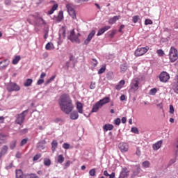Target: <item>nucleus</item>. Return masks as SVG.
<instances>
[{"label": "nucleus", "mask_w": 178, "mask_h": 178, "mask_svg": "<svg viewBox=\"0 0 178 178\" xmlns=\"http://www.w3.org/2000/svg\"><path fill=\"white\" fill-rule=\"evenodd\" d=\"M56 76L55 75L52 76L48 81L47 83H51V81H54V80H55V78Z\"/></svg>", "instance_id": "nucleus-59"}, {"label": "nucleus", "mask_w": 178, "mask_h": 178, "mask_svg": "<svg viewBox=\"0 0 178 178\" xmlns=\"http://www.w3.org/2000/svg\"><path fill=\"white\" fill-rule=\"evenodd\" d=\"M121 152H127L129 151V145L126 143H121L118 145Z\"/></svg>", "instance_id": "nucleus-11"}, {"label": "nucleus", "mask_w": 178, "mask_h": 178, "mask_svg": "<svg viewBox=\"0 0 178 178\" xmlns=\"http://www.w3.org/2000/svg\"><path fill=\"white\" fill-rule=\"evenodd\" d=\"M7 90L9 92H12L13 91H20V86L16 83H10Z\"/></svg>", "instance_id": "nucleus-10"}, {"label": "nucleus", "mask_w": 178, "mask_h": 178, "mask_svg": "<svg viewBox=\"0 0 178 178\" xmlns=\"http://www.w3.org/2000/svg\"><path fill=\"white\" fill-rule=\"evenodd\" d=\"M115 34H116V31L113 30L112 31V32L109 34V37L111 38H113V37H115Z\"/></svg>", "instance_id": "nucleus-51"}, {"label": "nucleus", "mask_w": 178, "mask_h": 178, "mask_svg": "<svg viewBox=\"0 0 178 178\" xmlns=\"http://www.w3.org/2000/svg\"><path fill=\"white\" fill-rule=\"evenodd\" d=\"M99 108H102V106L100 104L99 102H97L92 107V112H98Z\"/></svg>", "instance_id": "nucleus-16"}, {"label": "nucleus", "mask_w": 178, "mask_h": 178, "mask_svg": "<svg viewBox=\"0 0 178 178\" xmlns=\"http://www.w3.org/2000/svg\"><path fill=\"white\" fill-rule=\"evenodd\" d=\"M90 88V90H94L95 88V82H91Z\"/></svg>", "instance_id": "nucleus-56"}, {"label": "nucleus", "mask_w": 178, "mask_h": 178, "mask_svg": "<svg viewBox=\"0 0 178 178\" xmlns=\"http://www.w3.org/2000/svg\"><path fill=\"white\" fill-rule=\"evenodd\" d=\"M15 177L16 178H24L23 170L19 169L15 170Z\"/></svg>", "instance_id": "nucleus-19"}, {"label": "nucleus", "mask_w": 178, "mask_h": 178, "mask_svg": "<svg viewBox=\"0 0 178 178\" xmlns=\"http://www.w3.org/2000/svg\"><path fill=\"white\" fill-rule=\"evenodd\" d=\"M55 47L54 46V44L51 43V42H49L46 44L45 46V49L47 50V51H51L52 49H54Z\"/></svg>", "instance_id": "nucleus-29"}, {"label": "nucleus", "mask_w": 178, "mask_h": 178, "mask_svg": "<svg viewBox=\"0 0 178 178\" xmlns=\"http://www.w3.org/2000/svg\"><path fill=\"white\" fill-rule=\"evenodd\" d=\"M76 109L79 113H83V103L80 102H76Z\"/></svg>", "instance_id": "nucleus-22"}, {"label": "nucleus", "mask_w": 178, "mask_h": 178, "mask_svg": "<svg viewBox=\"0 0 178 178\" xmlns=\"http://www.w3.org/2000/svg\"><path fill=\"white\" fill-rule=\"evenodd\" d=\"M33 84V79H28L26 81L24 82V87H30Z\"/></svg>", "instance_id": "nucleus-31"}, {"label": "nucleus", "mask_w": 178, "mask_h": 178, "mask_svg": "<svg viewBox=\"0 0 178 178\" xmlns=\"http://www.w3.org/2000/svg\"><path fill=\"white\" fill-rule=\"evenodd\" d=\"M69 166H70V161H67L65 163V169H67V168H69Z\"/></svg>", "instance_id": "nucleus-58"}, {"label": "nucleus", "mask_w": 178, "mask_h": 178, "mask_svg": "<svg viewBox=\"0 0 178 178\" xmlns=\"http://www.w3.org/2000/svg\"><path fill=\"white\" fill-rule=\"evenodd\" d=\"M121 72H124L125 70H127V64L124 63L120 67Z\"/></svg>", "instance_id": "nucleus-39"}, {"label": "nucleus", "mask_w": 178, "mask_h": 178, "mask_svg": "<svg viewBox=\"0 0 178 178\" xmlns=\"http://www.w3.org/2000/svg\"><path fill=\"white\" fill-rule=\"evenodd\" d=\"M129 172L127 170V168H124L120 173L119 178H127L129 177Z\"/></svg>", "instance_id": "nucleus-12"}, {"label": "nucleus", "mask_w": 178, "mask_h": 178, "mask_svg": "<svg viewBox=\"0 0 178 178\" xmlns=\"http://www.w3.org/2000/svg\"><path fill=\"white\" fill-rule=\"evenodd\" d=\"M47 76V74H45V72H42L40 74V79H43L44 77H45Z\"/></svg>", "instance_id": "nucleus-62"}, {"label": "nucleus", "mask_w": 178, "mask_h": 178, "mask_svg": "<svg viewBox=\"0 0 178 178\" xmlns=\"http://www.w3.org/2000/svg\"><path fill=\"white\" fill-rule=\"evenodd\" d=\"M132 20L134 23H137L140 20V17L138 15H135L133 17Z\"/></svg>", "instance_id": "nucleus-43"}, {"label": "nucleus", "mask_w": 178, "mask_h": 178, "mask_svg": "<svg viewBox=\"0 0 178 178\" xmlns=\"http://www.w3.org/2000/svg\"><path fill=\"white\" fill-rule=\"evenodd\" d=\"M9 149V147H8V145H3L1 149V153L3 155H6V154H8V151Z\"/></svg>", "instance_id": "nucleus-24"}, {"label": "nucleus", "mask_w": 178, "mask_h": 178, "mask_svg": "<svg viewBox=\"0 0 178 178\" xmlns=\"http://www.w3.org/2000/svg\"><path fill=\"white\" fill-rule=\"evenodd\" d=\"M63 148H64V149H69V148H70V144L69 143L63 144Z\"/></svg>", "instance_id": "nucleus-45"}, {"label": "nucleus", "mask_w": 178, "mask_h": 178, "mask_svg": "<svg viewBox=\"0 0 178 178\" xmlns=\"http://www.w3.org/2000/svg\"><path fill=\"white\" fill-rule=\"evenodd\" d=\"M120 19V16H114L112 18H110L108 20L109 24H115L116 23L117 20H119Z\"/></svg>", "instance_id": "nucleus-21"}, {"label": "nucleus", "mask_w": 178, "mask_h": 178, "mask_svg": "<svg viewBox=\"0 0 178 178\" xmlns=\"http://www.w3.org/2000/svg\"><path fill=\"white\" fill-rule=\"evenodd\" d=\"M158 90H156V88H152L149 91V95H155V94H156Z\"/></svg>", "instance_id": "nucleus-41"}, {"label": "nucleus", "mask_w": 178, "mask_h": 178, "mask_svg": "<svg viewBox=\"0 0 178 178\" xmlns=\"http://www.w3.org/2000/svg\"><path fill=\"white\" fill-rule=\"evenodd\" d=\"M29 113V110H25L20 114H18L17 115L15 122L17 124H19V126H22L23 123L24 122V120L26 119V116H27V114Z\"/></svg>", "instance_id": "nucleus-3"}, {"label": "nucleus", "mask_w": 178, "mask_h": 178, "mask_svg": "<svg viewBox=\"0 0 178 178\" xmlns=\"http://www.w3.org/2000/svg\"><path fill=\"white\" fill-rule=\"evenodd\" d=\"M58 148V141L54 140L51 143V149L53 152H55V150Z\"/></svg>", "instance_id": "nucleus-25"}, {"label": "nucleus", "mask_w": 178, "mask_h": 178, "mask_svg": "<svg viewBox=\"0 0 178 178\" xmlns=\"http://www.w3.org/2000/svg\"><path fill=\"white\" fill-rule=\"evenodd\" d=\"M57 161L58 163H63V162H65V157L63 156V155H58Z\"/></svg>", "instance_id": "nucleus-34"}, {"label": "nucleus", "mask_w": 178, "mask_h": 178, "mask_svg": "<svg viewBox=\"0 0 178 178\" xmlns=\"http://www.w3.org/2000/svg\"><path fill=\"white\" fill-rule=\"evenodd\" d=\"M24 178H40L37 174L31 173V174H26L24 176Z\"/></svg>", "instance_id": "nucleus-30"}, {"label": "nucleus", "mask_w": 178, "mask_h": 178, "mask_svg": "<svg viewBox=\"0 0 178 178\" xmlns=\"http://www.w3.org/2000/svg\"><path fill=\"white\" fill-rule=\"evenodd\" d=\"M170 113L172 115L175 113V107H173V105H170Z\"/></svg>", "instance_id": "nucleus-49"}, {"label": "nucleus", "mask_w": 178, "mask_h": 178, "mask_svg": "<svg viewBox=\"0 0 178 178\" xmlns=\"http://www.w3.org/2000/svg\"><path fill=\"white\" fill-rule=\"evenodd\" d=\"M66 8L67 9V12L70 16L73 19H76V11L74 10V8H73V7L70 4H67L66 6Z\"/></svg>", "instance_id": "nucleus-8"}, {"label": "nucleus", "mask_w": 178, "mask_h": 178, "mask_svg": "<svg viewBox=\"0 0 178 178\" xmlns=\"http://www.w3.org/2000/svg\"><path fill=\"white\" fill-rule=\"evenodd\" d=\"M123 29H124V25H121L118 30L119 33H123L122 31Z\"/></svg>", "instance_id": "nucleus-60"}, {"label": "nucleus", "mask_w": 178, "mask_h": 178, "mask_svg": "<svg viewBox=\"0 0 178 178\" xmlns=\"http://www.w3.org/2000/svg\"><path fill=\"white\" fill-rule=\"evenodd\" d=\"M152 20L149 19H147L145 21V26H148V24H152Z\"/></svg>", "instance_id": "nucleus-46"}, {"label": "nucleus", "mask_w": 178, "mask_h": 178, "mask_svg": "<svg viewBox=\"0 0 178 178\" xmlns=\"http://www.w3.org/2000/svg\"><path fill=\"white\" fill-rule=\"evenodd\" d=\"M105 70H106V66L103 65L98 71V74H102V73H105Z\"/></svg>", "instance_id": "nucleus-36"}, {"label": "nucleus", "mask_w": 178, "mask_h": 178, "mask_svg": "<svg viewBox=\"0 0 178 178\" xmlns=\"http://www.w3.org/2000/svg\"><path fill=\"white\" fill-rule=\"evenodd\" d=\"M5 5H7L8 6L12 5V1L11 0H5L4 2Z\"/></svg>", "instance_id": "nucleus-53"}, {"label": "nucleus", "mask_w": 178, "mask_h": 178, "mask_svg": "<svg viewBox=\"0 0 178 178\" xmlns=\"http://www.w3.org/2000/svg\"><path fill=\"white\" fill-rule=\"evenodd\" d=\"M169 56L171 62H176V60H177V58H178L177 49L172 47L170 50Z\"/></svg>", "instance_id": "nucleus-5"}, {"label": "nucleus", "mask_w": 178, "mask_h": 178, "mask_svg": "<svg viewBox=\"0 0 178 178\" xmlns=\"http://www.w3.org/2000/svg\"><path fill=\"white\" fill-rule=\"evenodd\" d=\"M95 30H92L88 35L86 40H84V45H88L90 42H91V40L92 38H94V35H95Z\"/></svg>", "instance_id": "nucleus-9"}, {"label": "nucleus", "mask_w": 178, "mask_h": 178, "mask_svg": "<svg viewBox=\"0 0 178 178\" xmlns=\"http://www.w3.org/2000/svg\"><path fill=\"white\" fill-rule=\"evenodd\" d=\"M138 88H140V81L137 79H134L131 81L130 84V88L129 89V92H132L134 94L136 91L138 90Z\"/></svg>", "instance_id": "nucleus-2"}, {"label": "nucleus", "mask_w": 178, "mask_h": 178, "mask_svg": "<svg viewBox=\"0 0 178 178\" xmlns=\"http://www.w3.org/2000/svg\"><path fill=\"white\" fill-rule=\"evenodd\" d=\"M115 124H116V126H119V124H120V118H117L115 120Z\"/></svg>", "instance_id": "nucleus-55"}, {"label": "nucleus", "mask_w": 178, "mask_h": 178, "mask_svg": "<svg viewBox=\"0 0 178 178\" xmlns=\"http://www.w3.org/2000/svg\"><path fill=\"white\" fill-rule=\"evenodd\" d=\"M124 84H126V81L124 80H121L119 83L115 86V90L118 91L122 90V88L124 87Z\"/></svg>", "instance_id": "nucleus-17"}, {"label": "nucleus", "mask_w": 178, "mask_h": 178, "mask_svg": "<svg viewBox=\"0 0 178 178\" xmlns=\"http://www.w3.org/2000/svg\"><path fill=\"white\" fill-rule=\"evenodd\" d=\"M26 144H27V139H23L21 141L20 145H21V147H23V145H24Z\"/></svg>", "instance_id": "nucleus-52"}, {"label": "nucleus", "mask_w": 178, "mask_h": 178, "mask_svg": "<svg viewBox=\"0 0 178 178\" xmlns=\"http://www.w3.org/2000/svg\"><path fill=\"white\" fill-rule=\"evenodd\" d=\"M108 102H111V99L109 97H104V99L99 101V103L102 105V106H104L106 104H108Z\"/></svg>", "instance_id": "nucleus-20"}, {"label": "nucleus", "mask_w": 178, "mask_h": 178, "mask_svg": "<svg viewBox=\"0 0 178 178\" xmlns=\"http://www.w3.org/2000/svg\"><path fill=\"white\" fill-rule=\"evenodd\" d=\"M148 51H149V47L148 46L146 47H140L135 51L134 55L135 56H143V55H145Z\"/></svg>", "instance_id": "nucleus-4"}, {"label": "nucleus", "mask_w": 178, "mask_h": 178, "mask_svg": "<svg viewBox=\"0 0 178 178\" xmlns=\"http://www.w3.org/2000/svg\"><path fill=\"white\" fill-rule=\"evenodd\" d=\"M96 173H97V172H96L95 168H92V169H91V170L89 171V175H90V176H92V177L96 176Z\"/></svg>", "instance_id": "nucleus-40"}, {"label": "nucleus", "mask_w": 178, "mask_h": 178, "mask_svg": "<svg viewBox=\"0 0 178 178\" xmlns=\"http://www.w3.org/2000/svg\"><path fill=\"white\" fill-rule=\"evenodd\" d=\"M162 140H159L156 143L153 144L152 148L154 151H158V149H159L161 147H162Z\"/></svg>", "instance_id": "nucleus-15"}, {"label": "nucleus", "mask_w": 178, "mask_h": 178, "mask_svg": "<svg viewBox=\"0 0 178 178\" xmlns=\"http://www.w3.org/2000/svg\"><path fill=\"white\" fill-rule=\"evenodd\" d=\"M10 148L11 149H14V148H16V140H13L10 144Z\"/></svg>", "instance_id": "nucleus-42"}, {"label": "nucleus", "mask_w": 178, "mask_h": 178, "mask_svg": "<svg viewBox=\"0 0 178 178\" xmlns=\"http://www.w3.org/2000/svg\"><path fill=\"white\" fill-rule=\"evenodd\" d=\"M140 172H141V168L140 167H137L136 170L134 172V175L138 176Z\"/></svg>", "instance_id": "nucleus-37"}, {"label": "nucleus", "mask_w": 178, "mask_h": 178, "mask_svg": "<svg viewBox=\"0 0 178 178\" xmlns=\"http://www.w3.org/2000/svg\"><path fill=\"white\" fill-rule=\"evenodd\" d=\"M103 129H104V130H105V131L113 130V125H112V124H106L103 127Z\"/></svg>", "instance_id": "nucleus-23"}, {"label": "nucleus", "mask_w": 178, "mask_h": 178, "mask_svg": "<svg viewBox=\"0 0 178 178\" xmlns=\"http://www.w3.org/2000/svg\"><path fill=\"white\" fill-rule=\"evenodd\" d=\"M143 168H148L151 166V163L149 161H145L142 163Z\"/></svg>", "instance_id": "nucleus-33"}, {"label": "nucleus", "mask_w": 178, "mask_h": 178, "mask_svg": "<svg viewBox=\"0 0 178 178\" xmlns=\"http://www.w3.org/2000/svg\"><path fill=\"white\" fill-rule=\"evenodd\" d=\"M8 66H9V61L8 59H5L3 61L0 62V70H1L6 69V67H8Z\"/></svg>", "instance_id": "nucleus-14"}, {"label": "nucleus", "mask_w": 178, "mask_h": 178, "mask_svg": "<svg viewBox=\"0 0 178 178\" xmlns=\"http://www.w3.org/2000/svg\"><path fill=\"white\" fill-rule=\"evenodd\" d=\"M63 20V11H59L58 15L56 17L57 22H62Z\"/></svg>", "instance_id": "nucleus-26"}, {"label": "nucleus", "mask_w": 178, "mask_h": 178, "mask_svg": "<svg viewBox=\"0 0 178 178\" xmlns=\"http://www.w3.org/2000/svg\"><path fill=\"white\" fill-rule=\"evenodd\" d=\"M58 9V4H54L50 10L48 11V15H52L55 10Z\"/></svg>", "instance_id": "nucleus-28"}, {"label": "nucleus", "mask_w": 178, "mask_h": 178, "mask_svg": "<svg viewBox=\"0 0 178 178\" xmlns=\"http://www.w3.org/2000/svg\"><path fill=\"white\" fill-rule=\"evenodd\" d=\"M13 166V163H10L8 165L6 166V170H9V169H12Z\"/></svg>", "instance_id": "nucleus-54"}, {"label": "nucleus", "mask_w": 178, "mask_h": 178, "mask_svg": "<svg viewBox=\"0 0 178 178\" xmlns=\"http://www.w3.org/2000/svg\"><path fill=\"white\" fill-rule=\"evenodd\" d=\"M68 38L69 40H70V41H72V42H76V44H80V39H79V37L76 36V35L74 34V29L71 31Z\"/></svg>", "instance_id": "nucleus-7"}, {"label": "nucleus", "mask_w": 178, "mask_h": 178, "mask_svg": "<svg viewBox=\"0 0 178 178\" xmlns=\"http://www.w3.org/2000/svg\"><path fill=\"white\" fill-rule=\"evenodd\" d=\"M40 158H41V154H38L34 156L33 161L35 162V161H38V159H40Z\"/></svg>", "instance_id": "nucleus-44"}, {"label": "nucleus", "mask_w": 178, "mask_h": 178, "mask_svg": "<svg viewBox=\"0 0 178 178\" xmlns=\"http://www.w3.org/2000/svg\"><path fill=\"white\" fill-rule=\"evenodd\" d=\"M58 104L61 111L66 115H69L74 108L73 102L70 99V96L67 94H63L60 97Z\"/></svg>", "instance_id": "nucleus-1"}, {"label": "nucleus", "mask_w": 178, "mask_h": 178, "mask_svg": "<svg viewBox=\"0 0 178 178\" xmlns=\"http://www.w3.org/2000/svg\"><path fill=\"white\" fill-rule=\"evenodd\" d=\"M122 123H126V122H127V119L126 118V117H123L121 120Z\"/></svg>", "instance_id": "nucleus-63"}, {"label": "nucleus", "mask_w": 178, "mask_h": 178, "mask_svg": "<svg viewBox=\"0 0 178 178\" xmlns=\"http://www.w3.org/2000/svg\"><path fill=\"white\" fill-rule=\"evenodd\" d=\"M131 131L132 133H135V134H138V129L137 127H132Z\"/></svg>", "instance_id": "nucleus-50"}, {"label": "nucleus", "mask_w": 178, "mask_h": 178, "mask_svg": "<svg viewBox=\"0 0 178 178\" xmlns=\"http://www.w3.org/2000/svg\"><path fill=\"white\" fill-rule=\"evenodd\" d=\"M92 66H94V67H95V66H97V65H98V61L95 58H92Z\"/></svg>", "instance_id": "nucleus-47"}, {"label": "nucleus", "mask_w": 178, "mask_h": 178, "mask_svg": "<svg viewBox=\"0 0 178 178\" xmlns=\"http://www.w3.org/2000/svg\"><path fill=\"white\" fill-rule=\"evenodd\" d=\"M20 56H15L12 62L13 65H17L20 61Z\"/></svg>", "instance_id": "nucleus-27"}, {"label": "nucleus", "mask_w": 178, "mask_h": 178, "mask_svg": "<svg viewBox=\"0 0 178 178\" xmlns=\"http://www.w3.org/2000/svg\"><path fill=\"white\" fill-rule=\"evenodd\" d=\"M176 163V159H171L170 161V165H173V163Z\"/></svg>", "instance_id": "nucleus-61"}, {"label": "nucleus", "mask_w": 178, "mask_h": 178, "mask_svg": "<svg viewBox=\"0 0 178 178\" xmlns=\"http://www.w3.org/2000/svg\"><path fill=\"white\" fill-rule=\"evenodd\" d=\"M109 178H115V172H112L108 175Z\"/></svg>", "instance_id": "nucleus-64"}, {"label": "nucleus", "mask_w": 178, "mask_h": 178, "mask_svg": "<svg viewBox=\"0 0 178 178\" xmlns=\"http://www.w3.org/2000/svg\"><path fill=\"white\" fill-rule=\"evenodd\" d=\"M70 118L72 120H77L79 119V113L77 111H73L70 113Z\"/></svg>", "instance_id": "nucleus-18"}, {"label": "nucleus", "mask_w": 178, "mask_h": 178, "mask_svg": "<svg viewBox=\"0 0 178 178\" xmlns=\"http://www.w3.org/2000/svg\"><path fill=\"white\" fill-rule=\"evenodd\" d=\"M159 79L161 83H168L170 79V75L166 72H163L160 74Z\"/></svg>", "instance_id": "nucleus-6"}, {"label": "nucleus", "mask_w": 178, "mask_h": 178, "mask_svg": "<svg viewBox=\"0 0 178 178\" xmlns=\"http://www.w3.org/2000/svg\"><path fill=\"white\" fill-rule=\"evenodd\" d=\"M43 83H44V79H39V80L37 81L38 86H41V84H43Z\"/></svg>", "instance_id": "nucleus-57"}, {"label": "nucleus", "mask_w": 178, "mask_h": 178, "mask_svg": "<svg viewBox=\"0 0 178 178\" xmlns=\"http://www.w3.org/2000/svg\"><path fill=\"white\" fill-rule=\"evenodd\" d=\"M60 37H63V38H65L66 37V30L65 29H61L59 32Z\"/></svg>", "instance_id": "nucleus-35"}, {"label": "nucleus", "mask_w": 178, "mask_h": 178, "mask_svg": "<svg viewBox=\"0 0 178 178\" xmlns=\"http://www.w3.org/2000/svg\"><path fill=\"white\" fill-rule=\"evenodd\" d=\"M6 137V135L0 134V144H5L6 143V140H5Z\"/></svg>", "instance_id": "nucleus-32"}, {"label": "nucleus", "mask_w": 178, "mask_h": 178, "mask_svg": "<svg viewBox=\"0 0 178 178\" xmlns=\"http://www.w3.org/2000/svg\"><path fill=\"white\" fill-rule=\"evenodd\" d=\"M44 165H45V166H50L51 165V160L49 159H45L44 160Z\"/></svg>", "instance_id": "nucleus-38"}, {"label": "nucleus", "mask_w": 178, "mask_h": 178, "mask_svg": "<svg viewBox=\"0 0 178 178\" xmlns=\"http://www.w3.org/2000/svg\"><path fill=\"white\" fill-rule=\"evenodd\" d=\"M157 54L159 56H163L165 52H163L162 49H159L157 50Z\"/></svg>", "instance_id": "nucleus-48"}, {"label": "nucleus", "mask_w": 178, "mask_h": 178, "mask_svg": "<svg viewBox=\"0 0 178 178\" xmlns=\"http://www.w3.org/2000/svg\"><path fill=\"white\" fill-rule=\"evenodd\" d=\"M111 29V26H106L103 28H101L100 29H99L98 32H97V37H99V35H102V34H104V33H105V31H108V30H109Z\"/></svg>", "instance_id": "nucleus-13"}]
</instances>
